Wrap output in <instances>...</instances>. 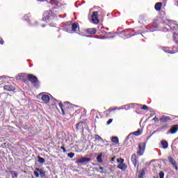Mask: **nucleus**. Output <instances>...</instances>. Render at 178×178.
<instances>
[{
  "instance_id": "nucleus-1",
  "label": "nucleus",
  "mask_w": 178,
  "mask_h": 178,
  "mask_svg": "<svg viewBox=\"0 0 178 178\" xmlns=\"http://www.w3.org/2000/svg\"><path fill=\"white\" fill-rule=\"evenodd\" d=\"M163 26H166L162 30V31H164V33H166V31H169V29L170 30H172V31H178L177 22L172 19H165L163 21Z\"/></svg>"
},
{
  "instance_id": "nucleus-2",
  "label": "nucleus",
  "mask_w": 178,
  "mask_h": 178,
  "mask_svg": "<svg viewBox=\"0 0 178 178\" xmlns=\"http://www.w3.org/2000/svg\"><path fill=\"white\" fill-rule=\"evenodd\" d=\"M65 31L67 33H70L72 34V33H76L77 30H79V23L74 22L72 24V23L67 22L64 26Z\"/></svg>"
},
{
  "instance_id": "nucleus-3",
  "label": "nucleus",
  "mask_w": 178,
  "mask_h": 178,
  "mask_svg": "<svg viewBox=\"0 0 178 178\" xmlns=\"http://www.w3.org/2000/svg\"><path fill=\"white\" fill-rule=\"evenodd\" d=\"M27 79L36 88L40 87V82H38V79H37V76L33 74H28Z\"/></svg>"
},
{
  "instance_id": "nucleus-4",
  "label": "nucleus",
  "mask_w": 178,
  "mask_h": 178,
  "mask_svg": "<svg viewBox=\"0 0 178 178\" xmlns=\"http://www.w3.org/2000/svg\"><path fill=\"white\" fill-rule=\"evenodd\" d=\"M136 136V137H138V136H141V130L138 129L136 131L130 133L126 138L125 141H124V144H126V145L129 146L131 144V140H130L129 142V140L130 139V136Z\"/></svg>"
},
{
  "instance_id": "nucleus-5",
  "label": "nucleus",
  "mask_w": 178,
  "mask_h": 178,
  "mask_svg": "<svg viewBox=\"0 0 178 178\" xmlns=\"http://www.w3.org/2000/svg\"><path fill=\"white\" fill-rule=\"evenodd\" d=\"M55 16V13H52V11L51 10H48L44 13L42 19L44 20V22H47V20L54 19Z\"/></svg>"
},
{
  "instance_id": "nucleus-6",
  "label": "nucleus",
  "mask_w": 178,
  "mask_h": 178,
  "mask_svg": "<svg viewBox=\"0 0 178 178\" xmlns=\"http://www.w3.org/2000/svg\"><path fill=\"white\" fill-rule=\"evenodd\" d=\"M34 175L37 177H44L45 176V172L43 168H36L35 171H34Z\"/></svg>"
},
{
  "instance_id": "nucleus-7",
  "label": "nucleus",
  "mask_w": 178,
  "mask_h": 178,
  "mask_svg": "<svg viewBox=\"0 0 178 178\" xmlns=\"http://www.w3.org/2000/svg\"><path fill=\"white\" fill-rule=\"evenodd\" d=\"M91 17L92 22L94 24H98V23H99V20H98V13L97 11L93 12Z\"/></svg>"
},
{
  "instance_id": "nucleus-8",
  "label": "nucleus",
  "mask_w": 178,
  "mask_h": 178,
  "mask_svg": "<svg viewBox=\"0 0 178 178\" xmlns=\"http://www.w3.org/2000/svg\"><path fill=\"white\" fill-rule=\"evenodd\" d=\"M76 131H84V122H80L76 124Z\"/></svg>"
},
{
  "instance_id": "nucleus-9",
  "label": "nucleus",
  "mask_w": 178,
  "mask_h": 178,
  "mask_svg": "<svg viewBox=\"0 0 178 178\" xmlns=\"http://www.w3.org/2000/svg\"><path fill=\"white\" fill-rule=\"evenodd\" d=\"M177 131H178V124H175V125H172L169 131L168 132V134H176V133H177Z\"/></svg>"
},
{
  "instance_id": "nucleus-10",
  "label": "nucleus",
  "mask_w": 178,
  "mask_h": 178,
  "mask_svg": "<svg viewBox=\"0 0 178 178\" xmlns=\"http://www.w3.org/2000/svg\"><path fill=\"white\" fill-rule=\"evenodd\" d=\"M163 51H164V52H165L166 54H176V52H178V49L177 47H173L172 51L169 49L168 48L163 47Z\"/></svg>"
},
{
  "instance_id": "nucleus-11",
  "label": "nucleus",
  "mask_w": 178,
  "mask_h": 178,
  "mask_svg": "<svg viewBox=\"0 0 178 178\" xmlns=\"http://www.w3.org/2000/svg\"><path fill=\"white\" fill-rule=\"evenodd\" d=\"M91 158L88 157H81V159H78L76 161V163H88L90 162Z\"/></svg>"
},
{
  "instance_id": "nucleus-12",
  "label": "nucleus",
  "mask_w": 178,
  "mask_h": 178,
  "mask_svg": "<svg viewBox=\"0 0 178 178\" xmlns=\"http://www.w3.org/2000/svg\"><path fill=\"white\" fill-rule=\"evenodd\" d=\"M145 149V144L140 143L138 145V155H143V154H144Z\"/></svg>"
},
{
  "instance_id": "nucleus-13",
  "label": "nucleus",
  "mask_w": 178,
  "mask_h": 178,
  "mask_svg": "<svg viewBox=\"0 0 178 178\" xmlns=\"http://www.w3.org/2000/svg\"><path fill=\"white\" fill-rule=\"evenodd\" d=\"M170 120H172V118L169 116L163 115L160 119L159 122L160 123H168Z\"/></svg>"
},
{
  "instance_id": "nucleus-14",
  "label": "nucleus",
  "mask_w": 178,
  "mask_h": 178,
  "mask_svg": "<svg viewBox=\"0 0 178 178\" xmlns=\"http://www.w3.org/2000/svg\"><path fill=\"white\" fill-rule=\"evenodd\" d=\"M136 178H145V170H140L137 171Z\"/></svg>"
},
{
  "instance_id": "nucleus-15",
  "label": "nucleus",
  "mask_w": 178,
  "mask_h": 178,
  "mask_svg": "<svg viewBox=\"0 0 178 178\" xmlns=\"http://www.w3.org/2000/svg\"><path fill=\"white\" fill-rule=\"evenodd\" d=\"M168 159L174 169H175V170H178L177 163H176V160H175V159H173L172 157H169Z\"/></svg>"
},
{
  "instance_id": "nucleus-16",
  "label": "nucleus",
  "mask_w": 178,
  "mask_h": 178,
  "mask_svg": "<svg viewBox=\"0 0 178 178\" xmlns=\"http://www.w3.org/2000/svg\"><path fill=\"white\" fill-rule=\"evenodd\" d=\"M27 74H19L16 76V80H26V78L28 77Z\"/></svg>"
},
{
  "instance_id": "nucleus-17",
  "label": "nucleus",
  "mask_w": 178,
  "mask_h": 178,
  "mask_svg": "<svg viewBox=\"0 0 178 178\" xmlns=\"http://www.w3.org/2000/svg\"><path fill=\"white\" fill-rule=\"evenodd\" d=\"M137 105V104H130L122 106L121 109H125V111H129V109H131V108H134Z\"/></svg>"
},
{
  "instance_id": "nucleus-18",
  "label": "nucleus",
  "mask_w": 178,
  "mask_h": 178,
  "mask_svg": "<svg viewBox=\"0 0 178 178\" xmlns=\"http://www.w3.org/2000/svg\"><path fill=\"white\" fill-rule=\"evenodd\" d=\"M41 99L44 104H48V102H49V99H51L49 95H43Z\"/></svg>"
},
{
  "instance_id": "nucleus-19",
  "label": "nucleus",
  "mask_w": 178,
  "mask_h": 178,
  "mask_svg": "<svg viewBox=\"0 0 178 178\" xmlns=\"http://www.w3.org/2000/svg\"><path fill=\"white\" fill-rule=\"evenodd\" d=\"M131 162L133 165H134L135 168L137 166V163H138V161L137 160V156L136 154H133L131 158Z\"/></svg>"
},
{
  "instance_id": "nucleus-20",
  "label": "nucleus",
  "mask_w": 178,
  "mask_h": 178,
  "mask_svg": "<svg viewBox=\"0 0 178 178\" xmlns=\"http://www.w3.org/2000/svg\"><path fill=\"white\" fill-rule=\"evenodd\" d=\"M117 168L120 169V170H122V172H125L126 170L127 169V165L124 164V163L122 164H118Z\"/></svg>"
},
{
  "instance_id": "nucleus-21",
  "label": "nucleus",
  "mask_w": 178,
  "mask_h": 178,
  "mask_svg": "<svg viewBox=\"0 0 178 178\" xmlns=\"http://www.w3.org/2000/svg\"><path fill=\"white\" fill-rule=\"evenodd\" d=\"M4 90L6 91H15V88L12 85H6L4 86Z\"/></svg>"
},
{
  "instance_id": "nucleus-22",
  "label": "nucleus",
  "mask_w": 178,
  "mask_h": 178,
  "mask_svg": "<svg viewBox=\"0 0 178 178\" xmlns=\"http://www.w3.org/2000/svg\"><path fill=\"white\" fill-rule=\"evenodd\" d=\"M161 8H162V3L161 2H158L154 6V8L157 12H159L161 10Z\"/></svg>"
},
{
  "instance_id": "nucleus-23",
  "label": "nucleus",
  "mask_w": 178,
  "mask_h": 178,
  "mask_svg": "<svg viewBox=\"0 0 178 178\" xmlns=\"http://www.w3.org/2000/svg\"><path fill=\"white\" fill-rule=\"evenodd\" d=\"M161 145L163 149H166L169 147V143H168L166 140H161Z\"/></svg>"
},
{
  "instance_id": "nucleus-24",
  "label": "nucleus",
  "mask_w": 178,
  "mask_h": 178,
  "mask_svg": "<svg viewBox=\"0 0 178 178\" xmlns=\"http://www.w3.org/2000/svg\"><path fill=\"white\" fill-rule=\"evenodd\" d=\"M87 33H89V34H96L97 33V29L95 28H90L86 30Z\"/></svg>"
},
{
  "instance_id": "nucleus-25",
  "label": "nucleus",
  "mask_w": 178,
  "mask_h": 178,
  "mask_svg": "<svg viewBox=\"0 0 178 178\" xmlns=\"http://www.w3.org/2000/svg\"><path fill=\"white\" fill-rule=\"evenodd\" d=\"M159 28V27L158 26L157 24H154V25H153V26H152L150 27L149 31H150L151 33H154V31H156V30H158Z\"/></svg>"
},
{
  "instance_id": "nucleus-26",
  "label": "nucleus",
  "mask_w": 178,
  "mask_h": 178,
  "mask_svg": "<svg viewBox=\"0 0 178 178\" xmlns=\"http://www.w3.org/2000/svg\"><path fill=\"white\" fill-rule=\"evenodd\" d=\"M172 40L178 45V34L175 33H173Z\"/></svg>"
},
{
  "instance_id": "nucleus-27",
  "label": "nucleus",
  "mask_w": 178,
  "mask_h": 178,
  "mask_svg": "<svg viewBox=\"0 0 178 178\" xmlns=\"http://www.w3.org/2000/svg\"><path fill=\"white\" fill-rule=\"evenodd\" d=\"M38 162H39V163H41L42 165L45 163V159L38 156Z\"/></svg>"
},
{
  "instance_id": "nucleus-28",
  "label": "nucleus",
  "mask_w": 178,
  "mask_h": 178,
  "mask_svg": "<svg viewBox=\"0 0 178 178\" xmlns=\"http://www.w3.org/2000/svg\"><path fill=\"white\" fill-rule=\"evenodd\" d=\"M97 162L99 163H102L103 161H102V153L99 154L97 158H96Z\"/></svg>"
},
{
  "instance_id": "nucleus-29",
  "label": "nucleus",
  "mask_w": 178,
  "mask_h": 178,
  "mask_svg": "<svg viewBox=\"0 0 178 178\" xmlns=\"http://www.w3.org/2000/svg\"><path fill=\"white\" fill-rule=\"evenodd\" d=\"M111 141H112V143H115V144H118V143H119V138L116 136H113L111 138Z\"/></svg>"
},
{
  "instance_id": "nucleus-30",
  "label": "nucleus",
  "mask_w": 178,
  "mask_h": 178,
  "mask_svg": "<svg viewBox=\"0 0 178 178\" xmlns=\"http://www.w3.org/2000/svg\"><path fill=\"white\" fill-rule=\"evenodd\" d=\"M117 162H118V163H119V165H122V164L124 163V159H123L122 158H118V159H117Z\"/></svg>"
},
{
  "instance_id": "nucleus-31",
  "label": "nucleus",
  "mask_w": 178,
  "mask_h": 178,
  "mask_svg": "<svg viewBox=\"0 0 178 178\" xmlns=\"http://www.w3.org/2000/svg\"><path fill=\"white\" fill-rule=\"evenodd\" d=\"M58 105L61 109L63 115H65V109H63V104L62 103H59Z\"/></svg>"
},
{
  "instance_id": "nucleus-32",
  "label": "nucleus",
  "mask_w": 178,
  "mask_h": 178,
  "mask_svg": "<svg viewBox=\"0 0 178 178\" xmlns=\"http://www.w3.org/2000/svg\"><path fill=\"white\" fill-rule=\"evenodd\" d=\"M10 175L12 176H14V177L17 178V176H19V175L17 174V172H15V171H10Z\"/></svg>"
},
{
  "instance_id": "nucleus-33",
  "label": "nucleus",
  "mask_w": 178,
  "mask_h": 178,
  "mask_svg": "<svg viewBox=\"0 0 178 178\" xmlns=\"http://www.w3.org/2000/svg\"><path fill=\"white\" fill-rule=\"evenodd\" d=\"M95 140H97V141H102V138H101V136H99V135H95Z\"/></svg>"
},
{
  "instance_id": "nucleus-34",
  "label": "nucleus",
  "mask_w": 178,
  "mask_h": 178,
  "mask_svg": "<svg viewBox=\"0 0 178 178\" xmlns=\"http://www.w3.org/2000/svg\"><path fill=\"white\" fill-rule=\"evenodd\" d=\"M117 109H118V111H120V109H122V108L115 107L113 108H110L109 112H113V111H117Z\"/></svg>"
},
{
  "instance_id": "nucleus-35",
  "label": "nucleus",
  "mask_w": 178,
  "mask_h": 178,
  "mask_svg": "<svg viewBox=\"0 0 178 178\" xmlns=\"http://www.w3.org/2000/svg\"><path fill=\"white\" fill-rule=\"evenodd\" d=\"M67 156H69V158H74V153L71 152V153H68Z\"/></svg>"
},
{
  "instance_id": "nucleus-36",
  "label": "nucleus",
  "mask_w": 178,
  "mask_h": 178,
  "mask_svg": "<svg viewBox=\"0 0 178 178\" xmlns=\"http://www.w3.org/2000/svg\"><path fill=\"white\" fill-rule=\"evenodd\" d=\"M137 34L138 33H134L132 35L128 34L127 35H126L127 38H130V37H134V35H137Z\"/></svg>"
},
{
  "instance_id": "nucleus-37",
  "label": "nucleus",
  "mask_w": 178,
  "mask_h": 178,
  "mask_svg": "<svg viewBox=\"0 0 178 178\" xmlns=\"http://www.w3.org/2000/svg\"><path fill=\"white\" fill-rule=\"evenodd\" d=\"M140 109H143V111H147V109H148V106H147V105H143Z\"/></svg>"
},
{
  "instance_id": "nucleus-38",
  "label": "nucleus",
  "mask_w": 178,
  "mask_h": 178,
  "mask_svg": "<svg viewBox=\"0 0 178 178\" xmlns=\"http://www.w3.org/2000/svg\"><path fill=\"white\" fill-rule=\"evenodd\" d=\"M153 120L156 122L158 123L159 122V119L156 116L153 118Z\"/></svg>"
},
{
  "instance_id": "nucleus-39",
  "label": "nucleus",
  "mask_w": 178,
  "mask_h": 178,
  "mask_svg": "<svg viewBox=\"0 0 178 178\" xmlns=\"http://www.w3.org/2000/svg\"><path fill=\"white\" fill-rule=\"evenodd\" d=\"M99 168L100 170H102V171H100V173H102V174L105 173V172L103 171L104 170V167L100 166Z\"/></svg>"
},
{
  "instance_id": "nucleus-40",
  "label": "nucleus",
  "mask_w": 178,
  "mask_h": 178,
  "mask_svg": "<svg viewBox=\"0 0 178 178\" xmlns=\"http://www.w3.org/2000/svg\"><path fill=\"white\" fill-rule=\"evenodd\" d=\"M90 113H98V111L92 109L91 110Z\"/></svg>"
},
{
  "instance_id": "nucleus-41",
  "label": "nucleus",
  "mask_w": 178,
  "mask_h": 178,
  "mask_svg": "<svg viewBox=\"0 0 178 178\" xmlns=\"http://www.w3.org/2000/svg\"><path fill=\"white\" fill-rule=\"evenodd\" d=\"M29 16H30V14H27V15H24V20H27V17H29Z\"/></svg>"
},
{
  "instance_id": "nucleus-42",
  "label": "nucleus",
  "mask_w": 178,
  "mask_h": 178,
  "mask_svg": "<svg viewBox=\"0 0 178 178\" xmlns=\"http://www.w3.org/2000/svg\"><path fill=\"white\" fill-rule=\"evenodd\" d=\"M113 121V120L112 119H109L107 122V124H111V123H112V122Z\"/></svg>"
},
{
  "instance_id": "nucleus-43",
  "label": "nucleus",
  "mask_w": 178,
  "mask_h": 178,
  "mask_svg": "<svg viewBox=\"0 0 178 178\" xmlns=\"http://www.w3.org/2000/svg\"><path fill=\"white\" fill-rule=\"evenodd\" d=\"M60 149H63V152H66V149L65 148V147L61 146Z\"/></svg>"
},
{
  "instance_id": "nucleus-44",
  "label": "nucleus",
  "mask_w": 178,
  "mask_h": 178,
  "mask_svg": "<svg viewBox=\"0 0 178 178\" xmlns=\"http://www.w3.org/2000/svg\"><path fill=\"white\" fill-rule=\"evenodd\" d=\"M0 44L3 45V40H2V38H0Z\"/></svg>"
},
{
  "instance_id": "nucleus-45",
  "label": "nucleus",
  "mask_w": 178,
  "mask_h": 178,
  "mask_svg": "<svg viewBox=\"0 0 178 178\" xmlns=\"http://www.w3.org/2000/svg\"><path fill=\"white\" fill-rule=\"evenodd\" d=\"M3 79H6V76H0V80H2Z\"/></svg>"
},
{
  "instance_id": "nucleus-46",
  "label": "nucleus",
  "mask_w": 178,
  "mask_h": 178,
  "mask_svg": "<svg viewBox=\"0 0 178 178\" xmlns=\"http://www.w3.org/2000/svg\"><path fill=\"white\" fill-rule=\"evenodd\" d=\"M115 159H116V157H113V158L111 159V162H114V161H115Z\"/></svg>"
},
{
  "instance_id": "nucleus-47",
  "label": "nucleus",
  "mask_w": 178,
  "mask_h": 178,
  "mask_svg": "<svg viewBox=\"0 0 178 178\" xmlns=\"http://www.w3.org/2000/svg\"><path fill=\"white\" fill-rule=\"evenodd\" d=\"M176 118H178V116H175V115H173V116H172V120H175V119H176Z\"/></svg>"
},
{
  "instance_id": "nucleus-48",
  "label": "nucleus",
  "mask_w": 178,
  "mask_h": 178,
  "mask_svg": "<svg viewBox=\"0 0 178 178\" xmlns=\"http://www.w3.org/2000/svg\"><path fill=\"white\" fill-rule=\"evenodd\" d=\"M95 118H96V119H99V116H98V115H96Z\"/></svg>"
},
{
  "instance_id": "nucleus-49",
  "label": "nucleus",
  "mask_w": 178,
  "mask_h": 178,
  "mask_svg": "<svg viewBox=\"0 0 178 178\" xmlns=\"http://www.w3.org/2000/svg\"><path fill=\"white\" fill-rule=\"evenodd\" d=\"M106 38H101L100 40H106Z\"/></svg>"
},
{
  "instance_id": "nucleus-50",
  "label": "nucleus",
  "mask_w": 178,
  "mask_h": 178,
  "mask_svg": "<svg viewBox=\"0 0 178 178\" xmlns=\"http://www.w3.org/2000/svg\"><path fill=\"white\" fill-rule=\"evenodd\" d=\"M133 31H138L137 29H135Z\"/></svg>"
},
{
  "instance_id": "nucleus-51",
  "label": "nucleus",
  "mask_w": 178,
  "mask_h": 178,
  "mask_svg": "<svg viewBox=\"0 0 178 178\" xmlns=\"http://www.w3.org/2000/svg\"><path fill=\"white\" fill-rule=\"evenodd\" d=\"M65 104H69V102H65Z\"/></svg>"
},
{
  "instance_id": "nucleus-52",
  "label": "nucleus",
  "mask_w": 178,
  "mask_h": 178,
  "mask_svg": "<svg viewBox=\"0 0 178 178\" xmlns=\"http://www.w3.org/2000/svg\"><path fill=\"white\" fill-rule=\"evenodd\" d=\"M42 27H45V25H44V24H43V25H42Z\"/></svg>"
},
{
  "instance_id": "nucleus-53",
  "label": "nucleus",
  "mask_w": 178,
  "mask_h": 178,
  "mask_svg": "<svg viewBox=\"0 0 178 178\" xmlns=\"http://www.w3.org/2000/svg\"><path fill=\"white\" fill-rule=\"evenodd\" d=\"M177 6H178V1H177Z\"/></svg>"
},
{
  "instance_id": "nucleus-54",
  "label": "nucleus",
  "mask_w": 178,
  "mask_h": 178,
  "mask_svg": "<svg viewBox=\"0 0 178 178\" xmlns=\"http://www.w3.org/2000/svg\"><path fill=\"white\" fill-rule=\"evenodd\" d=\"M113 37H114V36H111V37H110V38H113Z\"/></svg>"
},
{
  "instance_id": "nucleus-55",
  "label": "nucleus",
  "mask_w": 178,
  "mask_h": 178,
  "mask_svg": "<svg viewBox=\"0 0 178 178\" xmlns=\"http://www.w3.org/2000/svg\"><path fill=\"white\" fill-rule=\"evenodd\" d=\"M108 34H111V32H109V33H108Z\"/></svg>"
},
{
  "instance_id": "nucleus-56",
  "label": "nucleus",
  "mask_w": 178,
  "mask_h": 178,
  "mask_svg": "<svg viewBox=\"0 0 178 178\" xmlns=\"http://www.w3.org/2000/svg\"><path fill=\"white\" fill-rule=\"evenodd\" d=\"M106 30H109V28H107Z\"/></svg>"
},
{
  "instance_id": "nucleus-57",
  "label": "nucleus",
  "mask_w": 178,
  "mask_h": 178,
  "mask_svg": "<svg viewBox=\"0 0 178 178\" xmlns=\"http://www.w3.org/2000/svg\"><path fill=\"white\" fill-rule=\"evenodd\" d=\"M54 100H56V102H58V100H57V99H54Z\"/></svg>"
},
{
  "instance_id": "nucleus-58",
  "label": "nucleus",
  "mask_w": 178,
  "mask_h": 178,
  "mask_svg": "<svg viewBox=\"0 0 178 178\" xmlns=\"http://www.w3.org/2000/svg\"><path fill=\"white\" fill-rule=\"evenodd\" d=\"M50 1H54V0H50Z\"/></svg>"
},
{
  "instance_id": "nucleus-59",
  "label": "nucleus",
  "mask_w": 178,
  "mask_h": 178,
  "mask_svg": "<svg viewBox=\"0 0 178 178\" xmlns=\"http://www.w3.org/2000/svg\"><path fill=\"white\" fill-rule=\"evenodd\" d=\"M37 1H40V0H37Z\"/></svg>"
}]
</instances>
